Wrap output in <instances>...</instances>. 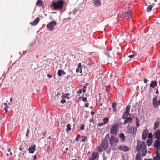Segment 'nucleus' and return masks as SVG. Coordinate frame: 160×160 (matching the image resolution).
Instances as JSON below:
<instances>
[{"label":"nucleus","instance_id":"a19ab883","mask_svg":"<svg viewBox=\"0 0 160 160\" xmlns=\"http://www.w3.org/2000/svg\"><path fill=\"white\" fill-rule=\"evenodd\" d=\"M85 125L83 124L82 125L81 127H80V129L82 130H84L85 128H84V127H85Z\"/></svg>","mask_w":160,"mask_h":160},{"label":"nucleus","instance_id":"f257e3e1","mask_svg":"<svg viewBox=\"0 0 160 160\" xmlns=\"http://www.w3.org/2000/svg\"><path fill=\"white\" fill-rule=\"evenodd\" d=\"M63 1L61 0L56 2H53L52 5L55 10H61L63 7Z\"/></svg>","mask_w":160,"mask_h":160},{"label":"nucleus","instance_id":"79ce46f5","mask_svg":"<svg viewBox=\"0 0 160 160\" xmlns=\"http://www.w3.org/2000/svg\"><path fill=\"white\" fill-rule=\"evenodd\" d=\"M135 56V54H133L132 55H130L128 56V57L130 58V59L133 58Z\"/></svg>","mask_w":160,"mask_h":160},{"label":"nucleus","instance_id":"a18cd8bd","mask_svg":"<svg viewBox=\"0 0 160 160\" xmlns=\"http://www.w3.org/2000/svg\"><path fill=\"white\" fill-rule=\"evenodd\" d=\"M104 124H104V123H103L102 122H100L99 123V124L98 125V126H99V127H101V126H103Z\"/></svg>","mask_w":160,"mask_h":160},{"label":"nucleus","instance_id":"3c124183","mask_svg":"<svg viewBox=\"0 0 160 160\" xmlns=\"http://www.w3.org/2000/svg\"><path fill=\"white\" fill-rule=\"evenodd\" d=\"M81 64L80 63H79L78 64V68H81Z\"/></svg>","mask_w":160,"mask_h":160},{"label":"nucleus","instance_id":"69168bd1","mask_svg":"<svg viewBox=\"0 0 160 160\" xmlns=\"http://www.w3.org/2000/svg\"><path fill=\"white\" fill-rule=\"evenodd\" d=\"M46 132H45L44 133H43V135L45 136L46 135Z\"/></svg>","mask_w":160,"mask_h":160},{"label":"nucleus","instance_id":"6e6d98bb","mask_svg":"<svg viewBox=\"0 0 160 160\" xmlns=\"http://www.w3.org/2000/svg\"><path fill=\"white\" fill-rule=\"evenodd\" d=\"M95 114V112L93 111H92L91 112V114L92 115H93L94 114Z\"/></svg>","mask_w":160,"mask_h":160},{"label":"nucleus","instance_id":"f704fd0d","mask_svg":"<svg viewBox=\"0 0 160 160\" xmlns=\"http://www.w3.org/2000/svg\"><path fill=\"white\" fill-rule=\"evenodd\" d=\"M61 98H67L68 99H69L70 98V97H69L68 96L64 94H63Z\"/></svg>","mask_w":160,"mask_h":160},{"label":"nucleus","instance_id":"0e129e2a","mask_svg":"<svg viewBox=\"0 0 160 160\" xmlns=\"http://www.w3.org/2000/svg\"><path fill=\"white\" fill-rule=\"evenodd\" d=\"M19 150H20L21 151H22V148L21 147H20V148H19Z\"/></svg>","mask_w":160,"mask_h":160},{"label":"nucleus","instance_id":"4c0bfd02","mask_svg":"<svg viewBox=\"0 0 160 160\" xmlns=\"http://www.w3.org/2000/svg\"><path fill=\"white\" fill-rule=\"evenodd\" d=\"M80 137V134L77 135V136L75 138L76 141H78L79 139V138Z\"/></svg>","mask_w":160,"mask_h":160},{"label":"nucleus","instance_id":"b1692460","mask_svg":"<svg viewBox=\"0 0 160 160\" xmlns=\"http://www.w3.org/2000/svg\"><path fill=\"white\" fill-rule=\"evenodd\" d=\"M62 74L63 75H65L66 74V73L64 71L62 70V69H60L58 71V74L59 76H60L62 75Z\"/></svg>","mask_w":160,"mask_h":160},{"label":"nucleus","instance_id":"e2e57ef3","mask_svg":"<svg viewBox=\"0 0 160 160\" xmlns=\"http://www.w3.org/2000/svg\"><path fill=\"white\" fill-rule=\"evenodd\" d=\"M37 158V157L36 155H35L34 157V159L35 160Z\"/></svg>","mask_w":160,"mask_h":160},{"label":"nucleus","instance_id":"2f4dec72","mask_svg":"<svg viewBox=\"0 0 160 160\" xmlns=\"http://www.w3.org/2000/svg\"><path fill=\"white\" fill-rule=\"evenodd\" d=\"M117 104L115 102H114L112 104V108L113 109V111L114 112H116L117 110V109H116V106H117Z\"/></svg>","mask_w":160,"mask_h":160},{"label":"nucleus","instance_id":"72a5a7b5","mask_svg":"<svg viewBox=\"0 0 160 160\" xmlns=\"http://www.w3.org/2000/svg\"><path fill=\"white\" fill-rule=\"evenodd\" d=\"M131 115L129 113H129H127L125 111V113L124 114V115H123V118H124L125 117H128V116H130Z\"/></svg>","mask_w":160,"mask_h":160},{"label":"nucleus","instance_id":"5701e85b","mask_svg":"<svg viewBox=\"0 0 160 160\" xmlns=\"http://www.w3.org/2000/svg\"><path fill=\"white\" fill-rule=\"evenodd\" d=\"M141 153L142 156H144L146 155L147 154V150L146 148V147H145L144 148L142 149Z\"/></svg>","mask_w":160,"mask_h":160},{"label":"nucleus","instance_id":"864d4df0","mask_svg":"<svg viewBox=\"0 0 160 160\" xmlns=\"http://www.w3.org/2000/svg\"><path fill=\"white\" fill-rule=\"evenodd\" d=\"M47 76L50 78H51L52 77V75L49 74H48Z\"/></svg>","mask_w":160,"mask_h":160},{"label":"nucleus","instance_id":"1a4fd4ad","mask_svg":"<svg viewBox=\"0 0 160 160\" xmlns=\"http://www.w3.org/2000/svg\"><path fill=\"white\" fill-rule=\"evenodd\" d=\"M118 149L121 151H123L124 152H127L129 151L130 148L126 146L121 145L119 147Z\"/></svg>","mask_w":160,"mask_h":160},{"label":"nucleus","instance_id":"49530a36","mask_svg":"<svg viewBox=\"0 0 160 160\" xmlns=\"http://www.w3.org/2000/svg\"><path fill=\"white\" fill-rule=\"evenodd\" d=\"M136 126H137L138 127L139 126V124L138 121H136Z\"/></svg>","mask_w":160,"mask_h":160},{"label":"nucleus","instance_id":"bb28decb","mask_svg":"<svg viewBox=\"0 0 160 160\" xmlns=\"http://www.w3.org/2000/svg\"><path fill=\"white\" fill-rule=\"evenodd\" d=\"M119 137L121 139L122 141H124L125 140V136L124 134L123 133H121L119 135Z\"/></svg>","mask_w":160,"mask_h":160},{"label":"nucleus","instance_id":"de8ad7c7","mask_svg":"<svg viewBox=\"0 0 160 160\" xmlns=\"http://www.w3.org/2000/svg\"><path fill=\"white\" fill-rule=\"evenodd\" d=\"M82 90L81 89H80L78 91V92L79 94H80L82 93Z\"/></svg>","mask_w":160,"mask_h":160},{"label":"nucleus","instance_id":"e433bc0d","mask_svg":"<svg viewBox=\"0 0 160 160\" xmlns=\"http://www.w3.org/2000/svg\"><path fill=\"white\" fill-rule=\"evenodd\" d=\"M81 98H82V100L84 102H85V101H86L87 99V98L85 97H79V98L80 99Z\"/></svg>","mask_w":160,"mask_h":160},{"label":"nucleus","instance_id":"2eb2a0df","mask_svg":"<svg viewBox=\"0 0 160 160\" xmlns=\"http://www.w3.org/2000/svg\"><path fill=\"white\" fill-rule=\"evenodd\" d=\"M36 146L35 145H32L28 149V151L29 153H33L35 150Z\"/></svg>","mask_w":160,"mask_h":160},{"label":"nucleus","instance_id":"8fccbe9b","mask_svg":"<svg viewBox=\"0 0 160 160\" xmlns=\"http://www.w3.org/2000/svg\"><path fill=\"white\" fill-rule=\"evenodd\" d=\"M78 10L76 9H75L73 11V14L75 15L76 13L77 12Z\"/></svg>","mask_w":160,"mask_h":160},{"label":"nucleus","instance_id":"680f3d73","mask_svg":"<svg viewBox=\"0 0 160 160\" xmlns=\"http://www.w3.org/2000/svg\"><path fill=\"white\" fill-rule=\"evenodd\" d=\"M29 135V133L27 132L26 134V137H28Z\"/></svg>","mask_w":160,"mask_h":160},{"label":"nucleus","instance_id":"ea45409f","mask_svg":"<svg viewBox=\"0 0 160 160\" xmlns=\"http://www.w3.org/2000/svg\"><path fill=\"white\" fill-rule=\"evenodd\" d=\"M86 88H87V87H86V86H84L83 87V90H82L83 92L84 93H85L86 92Z\"/></svg>","mask_w":160,"mask_h":160},{"label":"nucleus","instance_id":"052dcab7","mask_svg":"<svg viewBox=\"0 0 160 160\" xmlns=\"http://www.w3.org/2000/svg\"><path fill=\"white\" fill-rule=\"evenodd\" d=\"M89 85V83L88 82H87L86 83L85 86H86V87H87V86H88V85Z\"/></svg>","mask_w":160,"mask_h":160},{"label":"nucleus","instance_id":"37998d69","mask_svg":"<svg viewBox=\"0 0 160 160\" xmlns=\"http://www.w3.org/2000/svg\"><path fill=\"white\" fill-rule=\"evenodd\" d=\"M87 137L86 136L84 137V138L82 140V142H85L87 140Z\"/></svg>","mask_w":160,"mask_h":160},{"label":"nucleus","instance_id":"9b49d317","mask_svg":"<svg viewBox=\"0 0 160 160\" xmlns=\"http://www.w3.org/2000/svg\"><path fill=\"white\" fill-rule=\"evenodd\" d=\"M160 123V118L158 117L157 118L156 120L154 123V127L153 129L154 130H156L157 128Z\"/></svg>","mask_w":160,"mask_h":160},{"label":"nucleus","instance_id":"473e14b6","mask_svg":"<svg viewBox=\"0 0 160 160\" xmlns=\"http://www.w3.org/2000/svg\"><path fill=\"white\" fill-rule=\"evenodd\" d=\"M130 108V106L129 105H128L127 106L126 110V112L127 113H129V112Z\"/></svg>","mask_w":160,"mask_h":160},{"label":"nucleus","instance_id":"c756f323","mask_svg":"<svg viewBox=\"0 0 160 160\" xmlns=\"http://www.w3.org/2000/svg\"><path fill=\"white\" fill-rule=\"evenodd\" d=\"M67 128L66 129V132H68L69 131L71 130V125L70 124H68L67 125Z\"/></svg>","mask_w":160,"mask_h":160},{"label":"nucleus","instance_id":"a878e982","mask_svg":"<svg viewBox=\"0 0 160 160\" xmlns=\"http://www.w3.org/2000/svg\"><path fill=\"white\" fill-rule=\"evenodd\" d=\"M43 2L42 0H38L36 3V5L39 7L41 6L43 4Z\"/></svg>","mask_w":160,"mask_h":160},{"label":"nucleus","instance_id":"bf43d9fd","mask_svg":"<svg viewBox=\"0 0 160 160\" xmlns=\"http://www.w3.org/2000/svg\"><path fill=\"white\" fill-rule=\"evenodd\" d=\"M4 104L5 105V106H6H6H7V107H8H8H9L8 106V105H7V104L6 103H4Z\"/></svg>","mask_w":160,"mask_h":160},{"label":"nucleus","instance_id":"cd10ccee","mask_svg":"<svg viewBox=\"0 0 160 160\" xmlns=\"http://www.w3.org/2000/svg\"><path fill=\"white\" fill-rule=\"evenodd\" d=\"M152 142V140L151 139H149L147 140L146 143L147 145L150 146L151 145Z\"/></svg>","mask_w":160,"mask_h":160},{"label":"nucleus","instance_id":"20e7f679","mask_svg":"<svg viewBox=\"0 0 160 160\" xmlns=\"http://www.w3.org/2000/svg\"><path fill=\"white\" fill-rule=\"evenodd\" d=\"M110 132L111 134L117 135L118 132V125L116 124L112 126L110 129Z\"/></svg>","mask_w":160,"mask_h":160},{"label":"nucleus","instance_id":"4be33fe9","mask_svg":"<svg viewBox=\"0 0 160 160\" xmlns=\"http://www.w3.org/2000/svg\"><path fill=\"white\" fill-rule=\"evenodd\" d=\"M155 5V4L154 3L152 4L151 5H149L147 8V11L148 12H150L152 8Z\"/></svg>","mask_w":160,"mask_h":160},{"label":"nucleus","instance_id":"6ab92c4d","mask_svg":"<svg viewBox=\"0 0 160 160\" xmlns=\"http://www.w3.org/2000/svg\"><path fill=\"white\" fill-rule=\"evenodd\" d=\"M131 10L128 11L126 14L125 18L126 19H128L130 17H131L132 14H131Z\"/></svg>","mask_w":160,"mask_h":160},{"label":"nucleus","instance_id":"9d476101","mask_svg":"<svg viewBox=\"0 0 160 160\" xmlns=\"http://www.w3.org/2000/svg\"><path fill=\"white\" fill-rule=\"evenodd\" d=\"M152 104L155 107H158L160 105V99L158 102L156 98H153L152 100Z\"/></svg>","mask_w":160,"mask_h":160},{"label":"nucleus","instance_id":"4468645a","mask_svg":"<svg viewBox=\"0 0 160 160\" xmlns=\"http://www.w3.org/2000/svg\"><path fill=\"white\" fill-rule=\"evenodd\" d=\"M148 133V130L147 129H145L143 132L142 136V138L143 140H145L146 139Z\"/></svg>","mask_w":160,"mask_h":160},{"label":"nucleus","instance_id":"c03bdc74","mask_svg":"<svg viewBox=\"0 0 160 160\" xmlns=\"http://www.w3.org/2000/svg\"><path fill=\"white\" fill-rule=\"evenodd\" d=\"M66 102V100L65 99H62L61 101V103L62 104L65 103Z\"/></svg>","mask_w":160,"mask_h":160},{"label":"nucleus","instance_id":"5fc2aeb1","mask_svg":"<svg viewBox=\"0 0 160 160\" xmlns=\"http://www.w3.org/2000/svg\"><path fill=\"white\" fill-rule=\"evenodd\" d=\"M89 103H87L85 104V106L87 108V107H88V106H89Z\"/></svg>","mask_w":160,"mask_h":160},{"label":"nucleus","instance_id":"f03ea898","mask_svg":"<svg viewBox=\"0 0 160 160\" xmlns=\"http://www.w3.org/2000/svg\"><path fill=\"white\" fill-rule=\"evenodd\" d=\"M108 145V140H105L102 142L100 146L98 148V150L99 152H101L102 150L106 149Z\"/></svg>","mask_w":160,"mask_h":160},{"label":"nucleus","instance_id":"39448f33","mask_svg":"<svg viewBox=\"0 0 160 160\" xmlns=\"http://www.w3.org/2000/svg\"><path fill=\"white\" fill-rule=\"evenodd\" d=\"M56 24V22L54 21H52L49 22V24L47 25V28L49 30L52 31L53 30L54 27L55 26Z\"/></svg>","mask_w":160,"mask_h":160},{"label":"nucleus","instance_id":"f8f14e48","mask_svg":"<svg viewBox=\"0 0 160 160\" xmlns=\"http://www.w3.org/2000/svg\"><path fill=\"white\" fill-rule=\"evenodd\" d=\"M154 146L155 148L158 149V148L160 146V139H157L154 142Z\"/></svg>","mask_w":160,"mask_h":160},{"label":"nucleus","instance_id":"58836bf2","mask_svg":"<svg viewBox=\"0 0 160 160\" xmlns=\"http://www.w3.org/2000/svg\"><path fill=\"white\" fill-rule=\"evenodd\" d=\"M148 137L149 138H150V139L152 138V135L151 132H150L148 133Z\"/></svg>","mask_w":160,"mask_h":160},{"label":"nucleus","instance_id":"c9c22d12","mask_svg":"<svg viewBox=\"0 0 160 160\" xmlns=\"http://www.w3.org/2000/svg\"><path fill=\"white\" fill-rule=\"evenodd\" d=\"M76 72H80V73H82V69H81V68H77L76 69Z\"/></svg>","mask_w":160,"mask_h":160},{"label":"nucleus","instance_id":"338daca9","mask_svg":"<svg viewBox=\"0 0 160 160\" xmlns=\"http://www.w3.org/2000/svg\"><path fill=\"white\" fill-rule=\"evenodd\" d=\"M29 129L28 128L27 131V132L29 133Z\"/></svg>","mask_w":160,"mask_h":160},{"label":"nucleus","instance_id":"0eeeda50","mask_svg":"<svg viewBox=\"0 0 160 160\" xmlns=\"http://www.w3.org/2000/svg\"><path fill=\"white\" fill-rule=\"evenodd\" d=\"M99 158V153L97 152H94L92 155L90 160H98Z\"/></svg>","mask_w":160,"mask_h":160},{"label":"nucleus","instance_id":"f3484780","mask_svg":"<svg viewBox=\"0 0 160 160\" xmlns=\"http://www.w3.org/2000/svg\"><path fill=\"white\" fill-rule=\"evenodd\" d=\"M158 84V82L156 81H151L150 87L151 88H154L157 86Z\"/></svg>","mask_w":160,"mask_h":160},{"label":"nucleus","instance_id":"7c9ffc66","mask_svg":"<svg viewBox=\"0 0 160 160\" xmlns=\"http://www.w3.org/2000/svg\"><path fill=\"white\" fill-rule=\"evenodd\" d=\"M109 120V118L107 117H105L103 119V123L105 124L108 123Z\"/></svg>","mask_w":160,"mask_h":160},{"label":"nucleus","instance_id":"a211bd4d","mask_svg":"<svg viewBox=\"0 0 160 160\" xmlns=\"http://www.w3.org/2000/svg\"><path fill=\"white\" fill-rule=\"evenodd\" d=\"M155 138L157 139H160V130L158 129L155 132Z\"/></svg>","mask_w":160,"mask_h":160},{"label":"nucleus","instance_id":"dca6fc26","mask_svg":"<svg viewBox=\"0 0 160 160\" xmlns=\"http://www.w3.org/2000/svg\"><path fill=\"white\" fill-rule=\"evenodd\" d=\"M40 20V18H37L35 19L33 22H31L30 23V24L32 26L36 25L38 23Z\"/></svg>","mask_w":160,"mask_h":160},{"label":"nucleus","instance_id":"09e8293b","mask_svg":"<svg viewBox=\"0 0 160 160\" xmlns=\"http://www.w3.org/2000/svg\"><path fill=\"white\" fill-rule=\"evenodd\" d=\"M4 109L6 113H7L8 112V110L7 109V107L5 106L4 108Z\"/></svg>","mask_w":160,"mask_h":160},{"label":"nucleus","instance_id":"603ef678","mask_svg":"<svg viewBox=\"0 0 160 160\" xmlns=\"http://www.w3.org/2000/svg\"><path fill=\"white\" fill-rule=\"evenodd\" d=\"M147 81H148V80L146 78H144V81L145 83H147Z\"/></svg>","mask_w":160,"mask_h":160},{"label":"nucleus","instance_id":"412c9836","mask_svg":"<svg viewBox=\"0 0 160 160\" xmlns=\"http://www.w3.org/2000/svg\"><path fill=\"white\" fill-rule=\"evenodd\" d=\"M159 149L157 150L156 155L153 158V160H160V155H158Z\"/></svg>","mask_w":160,"mask_h":160},{"label":"nucleus","instance_id":"7ed1b4c3","mask_svg":"<svg viewBox=\"0 0 160 160\" xmlns=\"http://www.w3.org/2000/svg\"><path fill=\"white\" fill-rule=\"evenodd\" d=\"M146 147L145 142H141L138 140L137 144L136 147V150L137 151L140 152V150Z\"/></svg>","mask_w":160,"mask_h":160},{"label":"nucleus","instance_id":"ddd939ff","mask_svg":"<svg viewBox=\"0 0 160 160\" xmlns=\"http://www.w3.org/2000/svg\"><path fill=\"white\" fill-rule=\"evenodd\" d=\"M124 119H125L124 122V124H126L127 123H132V120L130 117H125Z\"/></svg>","mask_w":160,"mask_h":160},{"label":"nucleus","instance_id":"774afa93","mask_svg":"<svg viewBox=\"0 0 160 160\" xmlns=\"http://www.w3.org/2000/svg\"><path fill=\"white\" fill-rule=\"evenodd\" d=\"M12 98H10V102H12Z\"/></svg>","mask_w":160,"mask_h":160},{"label":"nucleus","instance_id":"aec40b11","mask_svg":"<svg viewBox=\"0 0 160 160\" xmlns=\"http://www.w3.org/2000/svg\"><path fill=\"white\" fill-rule=\"evenodd\" d=\"M93 3L96 6H100L101 5V2L100 0H94Z\"/></svg>","mask_w":160,"mask_h":160},{"label":"nucleus","instance_id":"13d9d810","mask_svg":"<svg viewBox=\"0 0 160 160\" xmlns=\"http://www.w3.org/2000/svg\"><path fill=\"white\" fill-rule=\"evenodd\" d=\"M136 121H138V122H139V120L137 117H136Z\"/></svg>","mask_w":160,"mask_h":160},{"label":"nucleus","instance_id":"423d86ee","mask_svg":"<svg viewBox=\"0 0 160 160\" xmlns=\"http://www.w3.org/2000/svg\"><path fill=\"white\" fill-rule=\"evenodd\" d=\"M118 142V139L116 137L112 136L110 138V143L111 145L117 143Z\"/></svg>","mask_w":160,"mask_h":160},{"label":"nucleus","instance_id":"c85d7f7f","mask_svg":"<svg viewBox=\"0 0 160 160\" xmlns=\"http://www.w3.org/2000/svg\"><path fill=\"white\" fill-rule=\"evenodd\" d=\"M24 96L22 98H19L18 101V105H20L23 103V100Z\"/></svg>","mask_w":160,"mask_h":160},{"label":"nucleus","instance_id":"393cba45","mask_svg":"<svg viewBox=\"0 0 160 160\" xmlns=\"http://www.w3.org/2000/svg\"><path fill=\"white\" fill-rule=\"evenodd\" d=\"M135 160H142L140 152H138V153L136 155L135 157Z\"/></svg>","mask_w":160,"mask_h":160},{"label":"nucleus","instance_id":"4d7b16f0","mask_svg":"<svg viewBox=\"0 0 160 160\" xmlns=\"http://www.w3.org/2000/svg\"><path fill=\"white\" fill-rule=\"evenodd\" d=\"M156 93L157 94H159V92L158 91V88L156 90Z\"/></svg>","mask_w":160,"mask_h":160},{"label":"nucleus","instance_id":"6e6552de","mask_svg":"<svg viewBox=\"0 0 160 160\" xmlns=\"http://www.w3.org/2000/svg\"><path fill=\"white\" fill-rule=\"evenodd\" d=\"M137 130V128H136L135 130V128L134 127H129L128 128V132L130 134H133L136 132Z\"/></svg>","mask_w":160,"mask_h":160}]
</instances>
